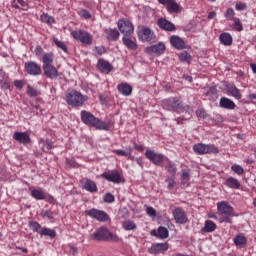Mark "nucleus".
Instances as JSON below:
<instances>
[{
    "label": "nucleus",
    "mask_w": 256,
    "mask_h": 256,
    "mask_svg": "<svg viewBox=\"0 0 256 256\" xmlns=\"http://www.w3.org/2000/svg\"><path fill=\"white\" fill-rule=\"evenodd\" d=\"M217 216L220 223H233L231 217H235L233 207L227 201L217 203Z\"/></svg>",
    "instance_id": "1"
},
{
    "label": "nucleus",
    "mask_w": 256,
    "mask_h": 256,
    "mask_svg": "<svg viewBox=\"0 0 256 256\" xmlns=\"http://www.w3.org/2000/svg\"><path fill=\"white\" fill-rule=\"evenodd\" d=\"M42 69L45 77L48 79H57L59 77V71L53 65V53H46L42 57Z\"/></svg>",
    "instance_id": "2"
},
{
    "label": "nucleus",
    "mask_w": 256,
    "mask_h": 256,
    "mask_svg": "<svg viewBox=\"0 0 256 256\" xmlns=\"http://www.w3.org/2000/svg\"><path fill=\"white\" fill-rule=\"evenodd\" d=\"M81 121L84 125H89V127H96V129H100L103 131H107L109 126L107 123L101 121L99 118L95 117V115L91 114V112L87 110L81 111Z\"/></svg>",
    "instance_id": "3"
},
{
    "label": "nucleus",
    "mask_w": 256,
    "mask_h": 256,
    "mask_svg": "<svg viewBox=\"0 0 256 256\" xmlns=\"http://www.w3.org/2000/svg\"><path fill=\"white\" fill-rule=\"evenodd\" d=\"M90 239L92 241H113L117 243L119 236L111 233L107 227H100L97 228L94 233L90 234Z\"/></svg>",
    "instance_id": "4"
},
{
    "label": "nucleus",
    "mask_w": 256,
    "mask_h": 256,
    "mask_svg": "<svg viewBox=\"0 0 256 256\" xmlns=\"http://www.w3.org/2000/svg\"><path fill=\"white\" fill-rule=\"evenodd\" d=\"M65 101L72 107H81L85 101H87V96H84L77 90H71L70 92L66 93Z\"/></svg>",
    "instance_id": "5"
},
{
    "label": "nucleus",
    "mask_w": 256,
    "mask_h": 256,
    "mask_svg": "<svg viewBox=\"0 0 256 256\" xmlns=\"http://www.w3.org/2000/svg\"><path fill=\"white\" fill-rule=\"evenodd\" d=\"M193 151L196 155H217V153H219V148L213 144L197 143L193 145Z\"/></svg>",
    "instance_id": "6"
},
{
    "label": "nucleus",
    "mask_w": 256,
    "mask_h": 256,
    "mask_svg": "<svg viewBox=\"0 0 256 256\" xmlns=\"http://www.w3.org/2000/svg\"><path fill=\"white\" fill-rule=\"evenodd\" d=\"M162 107L166 111H182L183 102L177 97L168 98L162 101Z\"/></svg>",
    "instance_id": "7"
},
{
    "label": "nucleus",
    "mask_w": 256,
    "mask_h": 256,
    "mask_svg": "<svg viewBox=\"0 0 256 256\" xmlns=\"http://www.w3.org/2000/svg\"><path fill=\"white\" fill-rule=\"evenodd\" d=\"M73 39L80 41L83 45H91L93 43V36L84 30H74L71 32Z\"/></svg>",
    "instance_id": "8"
},
{
    "label": "nucleus",
    "mask_w": 256,
    "mask_h": 256,
    "mask_svg": "<svg viewBox=\"0 0 256 256\" xmlns=\"http://www.w3.org/2000/svg\"><path fill=\"white\" fill-rule=\"evenodd\" d=\"M118 29L124 37H131V35L135 31V27L133 26V23L127 19H121L117 23Z\"/></svg>",
    "instance_id": "9"
},
{
    "label": "nucleus",
    "mask_w": 256,
    "mask_h": 256,
    "mask_svg": "<svg viewBox=\"0 0 256 256\" xmlns=\"http://www.w3.org/2000/svg\"><path fill=\"white\" fill-rule=\"evenodd\" d=\"M85 215H88V217H91V219H96V221H100L102 223L109 221V214L103 210L92 208L86 210Z\"/></svg>",
    "instance_id": "10"
},
{
    "label": "nucleus",
    "mask_w": 256,
    "mask_h": 256,
    "mask_svg": "<svg viewBox=\"0 0 256 256\" xmlns=\"http://www.w3.org/2000/svg\"><path fill=\"white\" fill-rule=\"evenodd\" d=\"M101 177H103V179H106V181H109L110 183H115L116 185L123 181L121 174L117 170H110L108 172H104L102 173Z\"/></svg>",
    "instance_id": "11"
},
{
    "label": "nucleus",
    "mask_w": 256,
    "mask_h": 256,
    "mask_svg": "<svg viewBox=\"0 0 256 256\" xmlns=\"http://www.w3.org/2000/svg\"><path fill=\"white\" fill-rule=\"evenodd\" d=\"M24 67L28 75L37 77V75H41L42 73L41 65L37 64V62H33V61L26 62Z\"/></svg>",
    "instance_id": "12"
},
{
    "label": "nucleus",
    "mask_w": 256,
    "mask_h": 256,
    "mask_svg": "<svg viewBox=\"0 0 256 256\" xmlns=\"http://www.w3.org/2000/svg\"><path fill=\"white\" fill-rule=\"evenodd\" d=\"M158 3L165 5L168 13H181V6L175 0H158Z\"/></svg>",
    "instance_id": "13"
},
{
    "label": "nucleus",
    "mask_w": 256,
    "mask_h": 256,
    "mask_svg": "<svg viewBox=\"0 0 256 256\" xmlns=\"http://www.w3.org/2000/svg\"><path fill=\"white\" fill-rule=\"evenodd\" d=\"M145 50L148 55H163L165 53V44L159 42L158 44L146 47Z\"/></svg>",
    "instance_id": "14"
},
{
    "label": "nucleus",
    "mask_w": 256,
    "mask_h": 256,
    "mask_svg": "<svg viewBox=\"0 0 256 256\" xmlns=\"http://www.w3.org/2000/svg\"><path fill=\"white\" fill-rule=\"evenodd\" d=\"M141 41H147L148 43H155L157 41V36L149 28H143L139 34Z\"/></svg>",
    "instance_id": "15"
},
{
    "label": "nucleus",
    "mask_w": 256,
    "mask_h": 256,
    "mask_svg": "<svg viewBox=\"0 0 256 256\" xmlns=\"http://www.w3.org/2000/svg\"><path fill=\"white\" fill-rule=\"evenodd\" d=\"M173 217L175 222L180 225H185V223H187V214L185 213V210L182 208H175L173 210Z\"/></svg>",
    "instance_id": "16"
},
{
    "label": "nucleus",
    "mask_w": 256,
    "mask_h": 256,
    "mask_svg": "<svg viewBox=\"0 0 256 256\" xmlns=\"http://www.w3.org/2000/svg\"><path fill=\"white\" fill-rule=\"evenodd\" d=\"M146 157L149 159V161H152L154 165H161L163 163V160L165 159V156L163 154L155 153L152 150L146 151Z\"/></svg>",
    "instance_id": "17"
},
{
    "label": "nucleus",
    "mask_w": 256,
    "mask_h": 256,
    "mask_svg": "<svg viewBox=\"0 0 256 256\" xmlns=\"http://www.w3.org/2000/svg\"><path fill=\"white\" fill-rule=\"evenodd\" d=\"M13 140L22 145H29L31 143V136L27 132H15L13 134Z\"/></svg>",
    "instance_id": "18"
},
{
    "label": "nucleus",
    "mask_w": 256,
    "mask_h": 256,
    "mask_svg": "<svg viewBox=\"0 0 256 256\" xmlns=\"http://www.w3.org/2000/svg\"><path fill=\"white\" fill-rule=\"evenodd\" d=\"M157 25L163 31L173 32V31L177 30V27H175V24H173L171 21H169L165 18L158 19Z\"/></svg>",
    "instance_id": "19"
},
{
    "label": "nucleus",
    "mask_w": 256,
    "mask_h": 256,
    "mask_svg": "<svg viewBox=\"0 0 256 256\" xmlns=\"http://www.w3.org/2000/svg\"><path fill=\"white\" fill-rule=\"evenodd\" d=\"M169 249V244L167 243H156L149 248V252L153 255H159L165 253Z\"/></svg>",
    "instance_id": "20"
},
{
    "label": "nucleus",
    "mask_w": 256,
    "mask_h": 256,
    "mask_svg": "<svg viewBox=\"0 0 256 256\" xmlns=\"http://www.w3.org/2000/svg\"><path fill=\"white\" fill-rule=\"evenodd\" d=\"M170 43L174 46L175 49H178L179 51L185 49V40L177 35L170 37Z\"/></svg>",
    "instance_id": "21"
},
{
    "label": "nucleus",
    "mask_w": 256,
    "mask_h": 256,
    "mask_svg": "<svg viewBox=\"0 0 256 256\" xmlns=\"http://www.w3.org/2000/svg\"><path fill=\"white\" fill-rule=\"evenodd\" d=\"M97 67L102 73H111L113 71V66L103 59L98 60Z\"/></svg>",
    "instance_id": "22"
},
{
    "label": "nucleus",
    "mask_w": 256,
    "mask_h": 256,
    "mask_svg": "<svg viewBox=\"0 0 256 256\" xmlns=\"http://www.w3.org/2000/svg\"><path fill=\"white\" fill-rule=\"evenodd\" d=\"M117 89L121 95H124L125 97H129L131 93H133V88L128 83H121L118 84Z\"/></svg>",
    "instance_id": "23"
},
{
    "label": "nucleus",
    "mask_w": 256,
    "mask_h": 256,
    "mask_svg": "<svg viewBox=\"0 0 256 256\" xmlns=\"http://www.w3.org/2000/svg\"><path fill=\"white\" fill-rule=\"evenodd\" d=\"M220 107H222V109L233 110L237 107V105L235 104V102H233V100L222 97L220 99Z\"/></svg>",
    "instance_id": "24"
},
{
    "label": "nucleus",
    "mask_w": 256,
    "mask_h": 256,
    "mask_svg": "<svg viewBox=\"0 0 256 256\" xmlns=\"http://www.w3.org/2000/svg\"><path fill=\"white\" fill-rule=\"evenodd\" d=\"M122 42L127 47V49H131L132 51H137V42L131 39V36H123Z\"/></svg>",
    "instance_id": "25"
},
{
    "label": "nucleus",
    "mask_w": 256,
    "mask_h": 256,
    "mask_svg": "<svg viewBox=\"0 0 256 256\" xmlns=\"http://www.w3.org/2000/svg\"><path fill=\"white\" fill-rule=\"evenodd\" d=\"M106 39L108 41H117L119 39V30L108 28L105 30Z\"/></svg>",
    "instance_id": "26"
},
{
    "label": "nucleus",
    "mask_w": 256,
    "mask_h": 256,
    "mask_svg": "<svg viewBox=\"0 0 256 256\" xmlns=\"http://www.w3.org/2000/svg\"><path fill=\"white\" fill-rule=\"evenodd\" d=\"M83 187L89 193H97V191H98L97 184L95 183V181H92L89 179H86L84 181Z\"/></svg>",
    "instance_id": "27"
},
{
    "label": "nucleus",
    "mask_w": 256,
    "mask_h": 256,
    "mask_svg": "<svg viewBox=\"0 0 256 256\" xmlns=\"http://www.w3.org/2000/svg\"><path fill=\"white\" fill-rule=\"evenodd\" d=\"M219 40L222 45H225L226 47H229L233 43V37L227 32L222 33L219 37Z\"/></svg>",
    "instance_id": "28"
},
{
    "label": "nucleus",
    "mask_w": 256,
    "mask_h": 256,
    "mask_svg": "<svg viewBox=\"0 0 256 256\" xmlns=\"http://www.w3.org/2000/svg\"><path fill=\"white\" fill-rule=\"evenodd\" d=\"M217 229V224L211 220H206L204 227L201 229L202 233H213Z\"/></svg>",
    "instance_id": "29"
},
{
    "label": "nucleus",
    "mask_w": 256,
    "mask_h": 256,
    "mask_svg": "<svg viewBox=\"0 0 256 256\" xmlns=\"http://www.w3.org/2000/svg\"><path fill=\"white\" fill-rule=\"evenodd\" d=\"M224 185H226V187H229L230 189H239V187H241V183L239 182V180L233 177L227 178Z\"/></svg>",
    "instance_id": "30"
},
{
    "label": "nucleus",
    "mask_w": 256,
    "mask_h": 256,
    "mask_svg": "<svg viewBox=\"0 0 256 256\" xmlns=\"http://www.w3.org/2000/svg\"><path fill=\"white\" fill-rule=\"evenodd\" d=\"M227 93L228 95H231L232 97H234V99H237L238 101L239 99H241V90H239L235 85H230L227 89Z\"/></svg>",
    "instance_id": "31"
},
{
    "label": "nucleus",
    "mask_w": 256,
    "mask_h": 256,
    "mask_svg": "<svg viewBox=\"0 0 256 256\" xmlns=\"http://www.w3.org/2000/svg\"><path fill=\"white\" fill-rule=\"evenodd\" d=\"M234 244L236 245V247L242 249V247H245V245H247V238H245L243 234H239L234 238Z\"/></svg>",
    "instance_id": "32"
},
{
    "label": "nucleus",
    "mask_w": 256,
    "mask_h": 256,
    "mask_svg": "<svg viewBox=\"0 0 256 256\" xmlns=\"http://www.w3.org/2000/svg\"><path fill=\"white\" fill-rule=\"evenodd\" d=\"M40 145H42V151H44V153H49V150L53 149V142L49 139L40 140Z\"/></svg>",
    "instance_id": "33"
},
{
    "label": "nucleus",
    "mask_w": 256,
    "mask_h": 256,
    "mask_svg": "<svg viewBox=\"0 0 256 256\" xmlns=\"http://www.w3.org/2000/svg\"><path fill=\"white\" fill-rule=\"evenodd\" d=\"M40 235L44 237H50L51 239H55L57 232H55V230L50 228H42L40 231Z\"/></svg>",
    "instance_id": "34"
},
{
    "label": "nucleus",
    "mask_w": 256,
    "mask_h": 256,
    "mask_svg": "<svg viewBox=\"0 0 256 256\" xmlns=\"http://www.w3.org/2000/svg\"><path fill=\"white\" fill-rule=\"evenodd\" d=\"M31 196L34 198V199H37V201H45L46 199V196H45V193H43L42 190H32L31 191Z\"/></svg>",
    "instance_id": "35"
},
{
    "label": "nucleus",
    "mask_w": 256,
    "mask_h": 256,
    "mask_svg": "<svg viewBox=\"0 0 256 256\" xmlns=\"http://www.w3.org/2000/svg\"><path fill=\"white\" fill-rule=\"evenodd\" d=\"M157 237H159L160 239H167V237H169V230H167V228L163 226H160L158 228Z\"/></svg>",
    "instance_id": "36"
},
{
    "label": "nucleus",
    "mask_w": 256,
    "mask_h": 256,
    "mask_svg": "<svg viewBox=\"0 0 256 256\" xmlns=\"http://www.w3.org/2000/svg\"><path fill=\"white\" fill-rule=\"evenodd\" d=\"M166 169L168 173H170L171 177H175V174L177 173V167L173 162H168Z\"/></svg>",
    "instance_id": "37"
},
{
    "label": "nucleus",
    "mask_w": 256,
    "mask_h": 256,
    "mask_svg": "<svg viewBox=\"0 0 256 256\" xmlns=\"http://www.w3.org/2000/svg\"><path fill=\"white\" fill-rule=\"evenodd\" d=\"M41 21L43 23H47L48 25H53V23H55V18H53L52 16H49L48 14H42Z\"/></svg>",
    "instance_id": "38"
},
{
    "label": "nucleus",
    "mask_w": 256,
    "mask_h": 256,
    "mask_svg": "<svg viewBox=\"0 0 256 256\" xmlns=\"http://www.w3.org/2000/svg\"><path fill=\"white\" fill-rule=\"evenodd\" d=\"M179 59H180V61H182V63H190L191 55H189V53H187V51H184V52L180 53Z\"/></svg>",
    "instance_id": "39"
},
{
    "label": "nucleus",
    "mask_w": 256,
    "mask_h": 256,
    "mask_svg": "<svg viewBox=\"0 0 256 256\" xmlns=\"http://www.w3.org/2000/svg\"><path fill=\"white\" fill-rule=\"evenodd\" d=\"M123 227L126 231H133L137 226L135 225V222L127 220L123 223Z\"/></svg>",
    "instance_id": "40"
},
{
    "label": "nucleus",
    "mask_w": 256,
    "mask_h": 256,
    "mask_svg": "<svg viewBox=\"0 0 256 256\" xmlns=\"http://www.w3.org/2000/svg\"><path fill=\"white\" fill-rule=\"evenodd\" d=\"M189 179H190L189 170H184L181 175L182 185H187L189 183Z\"/></svg>",
    "instance_id": "41"
},
{
    "label": "nucleus",
    "mask_w": 256,
    "mask_h": 256,
    "mask_svg": "<svg viewBox=\"0 0 256 256\" xmlns=\"http://www.w3.org/2000/svg\"><path fill=\"white\" fill-rule=\"evenodd\" d=\"M232 171H234V173H236L237 175H243V173H245V169H243V167H241V165L239 164H234L231 166Z\"/></svg>",
    "instance_id": "42"
},
{
    "label": "nucleus",
    "mask_w": 256,
    "mask_h": 256,
    "mask_svg": "<svg viewBox=\"0 0 256 256\" xmlns=\"http://www.w3.org/2000/svg\"><path fill=\"white\" fill-rule=\"evenodd\" d=\"M54 43L56 46H58L59 49H62V51H64V53H67V45H65V42L57 39V38H54Z\"/></svg>",
    "instance_id": "43"
},
{
    "label": "nucleus",
    "mask_w": 256,
    "mask_h": 256,
    "mask_svg": "<svg viewBox=\"0 0 256 256\" xmlns=\"http://www.w3.org/2000/svg\"><path fill=\"white\" fill-rule=\"evenodd\" d=\"M114 153L120 157H129V155H131V148L126 150H114Z\"/></svg>",
    "instance_id": "44"
},
{
    "label": "nucleus",
    "mask_w": 256,
    "mask_h": 256,
    "mask_svg": "<svg viewBox=\"0 0 256 256\" xmlns=\"http://www.w3.org/2000/svg\"><path fill=\"white\" fill-rule=\"evenodd\" d=\"M27 95H29L30 97H37V95H41V93L33 88L31 85H28Z\"/></svg>",
    "instance_id": "45"
},
{
    "label": "nucleus",
    "mask_w": 256,
    "mask_h": 256,
    "mask_svg": "<svg viewBox=\"0 0 256 256\" xmlns=\"http://www.w3.org/2000/svg\"><path fill=\"white\" fill-rule=\"evenodd\" d=\"M30 227L32 229V231H35L36 233H41V229H43L41 227V224H39V222H30Z\"/></svg>",
    "instance_id": "46"
},
{
    "label": "nucleus",
    "mask_w": 256,
    "mask_h": 256,
    "mask_svg": "<svg viewBox=\"0 0 256 256\" xmlns=\"http://www.w3.org/2000/svg\"><path fill=\"white\" fill-rule=\"evenodd\" d=\"M233 22V27L236 31H241L243 29V24H241V20L239 18H234Z\"/></svg>",
    "instance_id": "47"
},
{
    "label": "nucleus",
    "mask_w": 256,
    "mask_h": 256,
    "mask_svg": "<svg viewBox=\"0 0 256 256\" xmlns=\"http://www.w3.org/2000/svg\"><path fill=\"white\" fill-rule=\"evenodd\" d=\"M197 117H200V119H207L209 117V114L205 111V109L200 108L196 111Z\"/></svg>",
    "instance_id": "48"
},
{
    "label": "nucleus",
    "mask_w": 256,
    "mask_h": 256,
    "mask_svg": "<svg viewBox=\"0 0 256 256\" xmlns=\"http://www.w3.org/2000/svg\"><path fill=\"white\" fill-rule=\"evenodd\" d=\"M40 215L44 218V219H53V213L49 210H42Z\"/></svg>",
    "instance_id": "49"
},
{
    "label": "nucleus",
    "mask_w": 256,
    "mask_h": 256,
    "mask_svg": "<svg viewBox=\"0 0 256 256\" xmlns=\"http://www.w3.org/2000/svg\"><path fill=\"white\" fill-rule=\"evenodd\" d=\"M166 183H168L167 189H170V190L173 189L176 185V182H175V179H173V176L168 177L166 179Z\"/></svg>",
    "instance_id": "50"
},
{
    "label": "nucleus",
    "mask_w": 256,
    "mask_h": 256,
    "mask_svg": "<svg viewBox=\"0 0 256 256\" xmlns=\"http://www.w3.org/2000/svg\"><path fill=\"white\" fill-rule=\"evenodd\" d=\"M104 201H105V203H113V201H115V196H113V194H111V193H107L104 196Z\"/></svg>",
    "instance_id": "51"
},
{
    "label": "nucleus",
    "mask_w": 256,
    "mask_h": 256,
    "mask_svg": "<svg viewBox=\"0 0 256 256\" xmlns=\"http://www.w3.org/2000/svg\"><path fill=\"white\" fill-rule=\"evenodd\" d=\"M93 52H94V55H98V56H101L103 55V53H105V48L104 47H95L93 49Z\"/></svg>",
    "instance_id": "52"
},
{
    "label": "nucleus",
    "mask_w": 256,
    "mask_h": 256,
    "mask_svg": "<svg viewBox=\"0 0 256 256\" xmlns=\"http://www.w3.org/2000/svg\"><path fill=\"white\" fill-rule=\"evenodd\" d=\"M80 17H82L83 19H91V13L87 10H81L79 12Z\"/></svg>",
    "instance_id": "53"
},
{
    "label": "nucleus",
    "mask_w": 256,
    "mask_h": 256,
    "mask_svg": "<svg viewBox=\"0 0 256 256\" xmlns=\"http://www.w3.org/2000/svg\"><path fill=\"white\" fill-rule=\"evenodd\" d=\"M226 17L227 19H230L231 21H233V17H235V11L233 10V8L227 9Z\"/></svg>",
    "instance_id": "54"
},
{
    "label": "nucleus",
    "mask_w": 256,
    "mask_h": 256,
    "mask_svg": "<svg viewBox=\"0 0 256 256\" xmlns=\"http://www.w3.org/2000/svg\"><path fill=\"white\" fill-rule=\"evenodd\" d=\"M146 211H147V215H149L150 217H157V211H155V208L148 207Z\"/></svg>",
    "instance_id": "55"
},
{
    "label": "nucleus",
    "mask_w": 256,
    "mask_h": 256,
    "mask_svg": "<svg viewBox=\"0 0 256 256\" xmlns=\"http://www.w3.org/2000/svg\"><path fill=\"white\" fill-rule=\"evenodd\" d=\"M245 9H247V4H245L243 2H238L236 4V10L237 11H245Z\"/></svg>",
    "instance_id": "56"
},
{
    "label": "nucleus",
    "mask_w": 256,
    "mask_h": 256,
    "mask_svg": "<svg viewBox=\"0 0 256 256\" xmlns=\"http://www.w3.org/2000/svg\"><path fill=\"white\" fill-rule=\"evenodd\" d=\"M17 3L21 5V9H23V11H27V2H25L24 0H17Z\"/></svg>",
    "instance_id": "57"
},
{
    "label": "nucleus",
    "mask_w": 256,
    "mask_h": 256,
    "mask_svg": "<svg viewBox=\"0 0 256 256\" xmlns=\"http://www.w3.org/2000/svg\"><path fill=\"white\" fill-rule=\"evenodd\" d=\"M14 85L17 87V89H23V82L20 80L14 81Z\"/></svg>",
    "instance_id": "58"
},
{
    "label": "nucleus",
    "mask_w": 256,
    "mask_h": 256,
    "mask_svg": "<svg viewBox=\"0 0 256 256\" xmlns=\"http://www.w3.org/2000/svg\"><path fill=\"white\" fill-rule=\"evenodd\" d=\"M34 52L36 53V55H41L43 53V48H41V46H37L34 50Z\"/></svg>",
    "instance_id": "59"
},
{
    "label": "nucleus",
    "mask_w": 256,
    "mask_h": 256,
    "mask_svg": "<svg viewBox=\"0 0 256 256\" xmlns=\"http://www.w3.org/2000/svg\"><path fill=\"white\" fill-rule=\"evenodd\" d=\"M215 17H217V13H215V11L210 12V13L208 14V19H215Z\"/></svg>",
    "instance_id": "60"
},
{
    "label": "nucleus",
    "mask_w": 256,
    "mask_h": 256,
    "mask_svg": "<svg viewBox=\"0 0 256 256\" xmlns=\"http://www.w3.org/2000/svg\"><path fill=\"white\" fill-rule=\"evenodd\" d=\"M183 79H185L186 81H189V83H193V77H191L189 75H184Z\"/></svg>",
    "instance_id": "61"
},
{
    "label": "nucleus",
    "mask_w": 256,
    "mask_h": 256,
    "mask_svg": "<svg viewBox=\"0 0 256 256\" xmlns=\"http://www.w3.org/2000/svg\"><path fill=\"white\" fill-rule=\"evenodd\" d=\"M250 67H251L253 73L256 75V64L252 63V64H250Z\"/></svg>",
    "instance_id": "62"
},
{
    "label": "nucleus",
    "mask_w": 256,
    "mask_h": 256,
    "mask_svg": "<svg viewBox=\"0 0 256 256\" xmlns=\"http://www.w3.org/2000/svg\"><path fill=\"white\" fill-rule=\"evenodd\" d=\"M136 163L138 165H143V158L139 157V158H136Z\"/></svg>",
    "instance_id": "63"
},
{
    "label": "nucleus",
    "mask_w": 256,
    "mask_h": 256,
    "mask_svg": "<svg viewBox=\"0 0 256 256\" xmlns=\"http://www.w3.org/2000/svg\"><path fill=\"white\" fill-rule=\"evenodd\" d=\"M248 99H250V100L256 99V94H250L248 96Z\"/></svg>",
    "instance_id": "64"
}]
</instances>
